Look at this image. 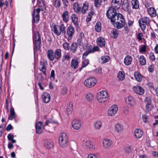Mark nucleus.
<instances>
[{
  "label": "nucleus",
  "instance_id": "obj_1",
  "mask_svg": "<svg viewBox=\"0 0 158 158\" xmlns=\"http://www.w3.org/2000/svg\"><path fill=\"white\" fill-rule=\"evenodd\" d=\"M106 15L108 18L110 19L111 23H115L124 18L121 14L117 13L115 10L112 9H109L107 11Z\"/></svg>",
  "mask_w": 158,
  "mask_h": 158
},
{
  "label": "nucleus",
  "instance_id": "obj_2",
  "mask_svg": "<svg viewBox=\"0 0 158 158\" xmlns=\"http://www.w3.org/2000/svg\"><path fill=\"white\" fill-rule=\"evenodd\" d=\"M33 42L34 44V49L35 48L37 50H38L40 48L41 40L38 32H35L33 35Z\"/></svg>",
  "mask_w": 158,
  "mask_h": 158
},
{
  "label": "nucleus",
  "instance_id": "obj_3",
  "mask_svg": "<svg viewBox=\"0 0 158 158\" xmlns=\"http://www.w3.org/2000/svg\"><path fill=\"white\" fill-rule=\"evenodd\" d=\"M97 98L98 101L100 102H105L108 98L107 92L105 90L101 91L98 93Z\"/></svg>",
  "mask_w": 158,
  "mask_h": 158
},
{
  "label": "nucleus",
  "instance_id": "obj_4",
  "mask_svg": "<svg viewBox=\"0 0 158 158\" xmlns=\"http://www.w3.org/2000/svg\"><path fill=\"white\" fill-rule=\"evenodd\" d=\"M59 143L62 147H65L68 144V138L64 133H62L59 138Z\"/></svg>",
  "mask_w": 158,
  "mask_h": 158
},
{
  "label": "nucleus",
  "instance_id": "obj_5",
  "mask_svg": "<svg viewBox=\"0 0 158 158\" xmlns=\"http://www.w3.org/2000/svg\"><path fill=\"white\" fill-rule=\"evenodd\" d=\"M97 82V80L94 77H89L85 81L84 84L86 87L90 88L94 86Z\"/></svg>",
  "mask_w": 158,
  "mask_h": 158
},
{
  "label": "nucleus",
  "instance_id": "obj_6",
  "mask_svg": "<svg viewBox=\"0 0 158 158\" xmlns=\"http://www.w3.org/2000/svg\"><path fill=\"white\" fill-rule=\"evenodd\" d=\"M149 18L147 17L141 18L139 19V23L140 28L142 31H144L145 30L147 23H149Z\"/></svg>",
  "mask_w": 158,
  "mask_h": 158
},
{
  "label": "nucleus",
  "instance_id": "obj_7",
  "mask_svg": "<svg viewBox=\"0 0 158 158\" xmlns=\"http://www.w3.org/2000/svg\"><path fill=\"white\" fill-rule=\"evenodd\" d=\"M40 11V9L39 8L37 9H34L33 13H32L33 20L35 23H37L39 21L40 19L39 13Z\"/></svg>",
  "mask_w": 158,
  "mask_h": 158
},
{
  "label": "nucleus",
  "instance_id": "obj_8",
  "mask_svg": "<svg viewBox=\"0 0 158 158\" xmlns=\"http://www.w3.org/2000/svg\"><path fill=\"white\" fill-rule=\"evenodd\" d=\"M118 110V107L117 106L114 105L112 106L109 109L108 115L109 116H113L117 112Z\"/></svg>",
  "mask_w": 158,
  "mask_h": 158
},
{
  "label": "nucleus",
  "instance_id": "obj_9",
  "mask_svg": "<svg viewBox=\"0 0 158 158\" xmlns=\"http://www.w3.org/2000/svg\"><path fill=\"white\" fill-rule=\"evenodd\" d=\"M74 31L73 27L71 26H69L67 29V33L66 34L67 35L66 36V37H68V40H71L74 34Z\"/></svg>",
  "mask_w": 158,
  "mask_h": 158
},
{
  "label": "nucleus",
  "instance_id": "obj_10",
  "mask_svg": "<svg viewBox=\"0 0 158 158\" xmlns=\"http://www.w3.org/2000/svg\"><path fill=\"white\" fill-rule=\"evenodd\" d=\"M120 20V22L119 21H118L113 24L115 27H116L118 29H120L123 27L125 25V20L124 18Z\"/></svg>",
  "mask_w": 158,
  "mask_h": 158
},
{
  "label": "nucleus",
  "instance_id": "obj_11",
  "mask_svg": "<svg viewBox=\"0 0 158 158\" xmlns=\"http://www.w3.org/2000/svg\"><path fill=\"white\" fill-rule=\"evenodd\" d=\"M84 146L86 149L90 151H92L95 148V147L93 145L91 141L89 140L85 142Z\"/></svg>",
  "mask_w": 158,
  "mask_h": 158
},
{
  "label": "nucleus",
  "instance_id": "obj_12",
  "mask_svg": "<svg viewBox=\"0 0 158 158\" xmlns=\"http://www.w3.org/2000/svg\"><path fill=\"white\" fill-rule=\"evenodd\" d=\"M133 90L135 93L140 95H142L144 92L143 88L138 86L134 87Z\"/></svg>",
  "mask_w": 158,
  "mask_h": 158
},
{
  "label": "nucleus",
  "instance_id": "obj_13",
  "mask_svg": "<svg viewBox=\"0 0 158 158\" xmlns=\"http://www.w3.org/2000/svg\"><path fill=\"white\" fill-rule=\"evenodd\" d=\"M42 126L43 127V123L41 122H39L37 123L35 126L36 132L38 134H40L42 132Z\"/></svg>",
  "mask_w": 158,
  "mask_h": 158
},
{
  "label": "nucleus",
  "instance_id": "obj_14",
  "mask_svg": "<svg viewBox=\"0 0 158 158\" xmlns=\"http://www.w3.org/2000/svg\"><path fill=\"white\" fill-rule=\"evenodd\" d=\"M73 127L75 130H79L81 127V123L80 121L77 120H74L72 123Z\"/></svg>",
  "mask_w": 158,
  "mask_h": 158
},
{
  "label": "nucleus",
  "instance_id": "obj_15",
  "mask_svg": "<svg viewBox=\"0 0 158 158\" xmlns=\"http://www.w3.org/2000/svg\"><path fill=\"white\" fill-rule=\"evenodd\" d=\"M112 144V141L108 139H105L103 140V146L105 148H109L111 146Z\"/></svg>",
  "mask_w": 158,
  "mask_h": 158
},
{
  "label": "nucleus",
  "instance_id": "obj_16",
  "mask_svg": "<svg viewBox=\"0 0 158 158\" xmlns=\"http://www.w3.org/2000/svg\"><path fill=\"white\" fill-rule=\"evenodd\" d=\"M42 98L44 102L45 103H48L50 100V95L48 93H44L42 95Z\"/></svg>",
  "mask_w": 158,
  "mask_h": 158
},
{
  "label": "nucleus",
  "instance_id": "obj_17",
  "mask_svg": "<svg viewBox=\"0 0 158 158\" xmlns=\"http://www.w3.org/2000/svg\"><path fill=\"white\" fill-rule=\"evenodd\" d=\"M126 102L131 106H133L135 104L134 99L131 96H129L126 99Z\"/></svg>",
  "mask_w": 158,
  "mask_h": 158
},
{
  "label": "nucleus",
  "instance_id": "obj_18",
  "mask_svg": "<svg viewBox=\"0 0 158 158\" xmlns=\"http://www.w3.org/2000/svg\"><path fill=\"white\" fill-rule=\"evenodd\" d=\"M97 43L98 45L101 47H104L105 46V40L102 37H100L97 39Z\"/></svg>",
  "mask_w": 158,
  "mask_h": 158
},
{
  "label": "nucleus",
  "instance_id": "obj_19",
  "mask_svg": "<svg viewBox=\"0 0 158 158\" xmlns=\"http://www.w3.org/2000/svg\"><path fill=\"white\" fill-rule=\"evenodd\" d=\"M110 58L108 56H102L99 59V62L102 64L108 62L110 60Z\"/></svg>",
  "mask_w": 158,
  "mask_h": 158
},
{
  "label": "nucleus",
  "instance_id": "obj_20",
  "mask_svg": "<svg viewBox=\"0 0 158 158\" xmlns=\"http://www.w3.org/2000/svg\"><path fill=\"white\" fill-rule=\"evenodd\" d=\"M114 130L117 132L121 133L123 131V127L121 124H116L115 126Z\"/></svg>",
  "mask_w": 158,
  "mask_h": 158
},
{
  "label": "nucleus",
  "instance_id": "obj_21",
  "mask_svg": "<svg viewBox=\"0 0 158 158\" xmlns=\"http://www.w3.org/2000/svg\"><path fill=\"white\" fill-rule=\"evenodd\" d=\"M47 56L51 61H52L54 60V53L52 49H49L47 52Z\"/></svg>",
  "mask_w": 158,
  "mask_h": 158
},
{
  "label": "nucleus",
  "instance_id": "obj_22",
  "mask_svg": "<svg viewBox=\"0 0 158 158\" xmlns=\"http://www.w3.org/2000/svg\"><path fill=\"white\" fill-rule=\"evenodd\" d=\"M78 61L77 59L72 60L71 62V66L72 68L76 69L78 68Z\"/></svg>",
  "mask_w": 158,
  "mask_h": 158
},
{
  "label": "nucleus",
  "instance_id": "obj_23",
  "mask_svg": "<svg viewBox=\"0 0 158 158\" xmlns=\"http://www.w3.org/2000/svg\"><path fill=\"white\" fill-rule=\"evenodd\" d=\"M111 37L116 39L119 35V31L118 30L114 29L111 31Z\"/></svg>",
  "mask_w": 158,
  "mask_h": 158
},
{
  "label": "nucleus",
  "instance_id": "obj_24",
  "mask_svg": "<svg viewBox=\"0 0 158 158\" xmlns=\"http://www.w3.org/2000/svg\"><path fill=\"white\" fill-rule=\"evenodd\" d=\"M111 4V7L110 9H113L116 10V9H118L120 7L121 3L120 2L112 1Z\"/></svg>",
  "mask_w": 158,
  "mask_h": 158
},
{
  "label": "nucleus",
  "instance_id": "obj_25",
  "mask_svg": "<svg viewBox=\"0 0 158 158\" xmlns=\"http://www.w3.org/2000/svg\"><path fill=\"white\" fill-rule=\"evenodd\" d=\"M102 122L100 120L95 121L94 123V126L95 129L99 130L102 127Z\"/></svg>",
  "mask_w": 158,
  "mask_h": 158
},
{
  "label": "nucleus",
  "instance_id": "obj_26",
  "mask_svg": "<svg viewBox=\"0 0 158 158\" xmlns=\"http://www.w3.org/2000/svg\"><path fill=\"white\" fill-rule=\"evenodd\" d=\"M134 76L135 79L138 82H141L142 81V76L141 74L138 72H135L134 73Z\"/></svg>",
  "mask_w": 158,
  "mask_h": 158
},
{
  "label": "nucleus",
  "instance_id": "obj_27",
  "mask_svg": "<svg viewBox=\"0 0 158 158\" xmlns=\"http://www.w3.org/2000/svg\"><path fill=\"white\" fill-rule=\"evenodd\" d=\"M62 17L63 20L66 23H67L69 19V12L68 11H65L64 12L62 15Z\"/></svg>",
  "mask_w": 158,
  "mask_h": 158
},
{
  "label": "nucleus",
  "instance_id": "obj_28",
  "mask_svg": "<svg viewBox=\"0 0 158 158\" xmlns=\"http://www.w3.org/2000/svg\"><path fill=\"white\" fill-rule=\"evenodd\" d=\"M149 14L152 17H155L157 15L156 12L153 7H149L148 10Z\"/></svg>",
  "mask_w": 158,
  "mask_h": 158
},
{
  "label": "nucleus",
  "instance_id": "obj_29",
  "mask_svg": "<svg viewBox=\"0 0 158 158\" xmlns=\"http://www.w3.org/2000/svg\"><path fill=\"white\" fill-rule=\"evenodd\" d=\"M61 56V50L60 49L56 50L54 52V58L57 60L59 59Z\"/></svg>",
  "mask_w": 158,
  "mask_h": 158
},
{
  "label": "nucleus",
  "instance_id": "obj_30",
  "mask_svg": "<svg viewBox=\"0 0 158 158\" xmlns=\"http://www.w3.org/2000/svg\"><path fill=\"white\" fill-rule=\"evenodd\" d=\"M135 135L137 138H140L143 135V132L139 129H136L135 131Z\"/></svg>",
  "mask_w": 158,
  "mask_h": 158
},
{
  "label": "nucleus",
  "instance_id": "obj_31",
  "mask_svg": "<svg viewBox=\"0 0 158 158\" xmlns=\"http://www.w3.org/2000/svg\"><path fill=\"white\" fill-rule=\"evenodd\" d=\"M132 58L131 56H127L124 59V62L127 65H130L131 63Z\"/></svg>",
  "mask_w": 158,
  "mask_h": 158
},
{
  "label": "nucleus",
  "instance_id": "obj_32",
  "mask_svg": "<svg viewBox=\"0 0 158 158\" xmlns=\"http://www.w3.org/2000/svg\"><path fill=\"white\" fill-rule=\"evenodd\" d=\"M44 145L48 149L52 148L53 146V142L50 141L45 140L44 143Z\"/></svg>",
  "mask_w": 158,
  "mask_h": 158
},
{
  "label": "nucleus",
  "instance_id": "obj_33",
  "mask_svg": "<svg viewBox=\"0 0 158 158\" xmlns=\"http://www.w3.org/2000/svg\"><path fill=\"white\" fill-rule=\"evenodd\" d=\"M72 22L76 26H77L78 25V19L77 16L75 14H73L72 16Z\"/></svg>",
  "mask_w": 158,
  "mask_h": 158
},
{
  "label": "nucleus",
  "instance_id": "obj_34",
  "mask_svg": "<svg viewBox=\"0 0 158 158\" xmlns=\"http://www.w3.org/2000/svg\"><path fill=\"white\" fill-rule=\"evenodd\" d=\"M15 118V113L14 109L12 107L10 109V114L8 117V119L10 120H12L13 118Z\"/></svg>",
  "mask_w": 158,
  "mask_h": 158
},
{
  "label": "nucleus",
  "instance_id": "obj_35",
  "mask_svg": "<svg viewBox=\"0 0 158 158\" xmlns=\"http://www.w3.org/2000/svg\"><path fill=\"white\" fill-rule=\"evenodd\" d=\"M131 4L133 8L137 9L139 8V3L138 0H132Z\"/></svg>",
  "mask_w": 158,
  "mask_h": 158
},
{
  "label": "nucleus",
  "instance_id": "obj_36",
  "mask_svg": "<svg viewBox=\"0 0 158 158\" xmlns=\"http://www.w3.org/2000/svg\"><path fill=\"white\" fill-rule=\"evenodd\" d=\"M77 48V43H73L71 45L70 47V51L73 53H75L76 51Z\"/></svg>",
  "mask_w": 158,
  "mask_h": 158
},
{
  "label": "nucleus",
  "instance_id": "obj_37",
  "mask_svg": "<svg viewBox=\"0 0 158 158\" xmlns=\"http://www.w3.org/2000/svg\"><path fill=\"white\" fill-rule=\"evenodd\" d=\"M94 95L91 94H87L85 96V99L89 102H91L94 99Z\"/></svg>",
  "mask_w": 158,
  "mask_h": 158
},
{
  "label": "nucleus",
  "instance_id": "obj_38",
  "mask_svg": "<svg viewBox=\"0 0 158 158\" xmlns=\"http://www.w3.org/2000/svg\"><path fill=\"white\" fill-rule=\"evenodd\" d=\"M125 75L124 72L119 71L117 77L119 81L123 80L125 78Z\"/></svg>",
  "mask_w": 158,
  "mask_h": 158
},
{
  "label": "nucleus",
  "instance_id": "obj_39",
  "mask_svg": "<svg viewBox=\"0 0 158 158\" xmlns=\"http://www.w3.org/2000/svg\"><path fill=\"white\" fill-rule=\"evenodd\" d=\"M95 30L98 32H100L101 30V24L100 22H98L95 26Z\"/></svg>",
  "mask_w": 158,
  "mask_h": 158
},
{
  "label": "nucleus",
  "instance_id": "obj_40",
  "mask_svg": "<svg viewBox=\"0 0 158 158\" xmlns=\"http://www.w3.org/2000/svg\"><path fill=\"white\" fill-rule=\"evenodd\" d=\"M72 107V104L70 103H69L66 110L68 115L71 114H72V111L73 110Z\"/></svg>",
  "mask_w": 158,
  "mask_h": 158
},
{
  "label": "nucleus",
  "instance_id": "obj_41",
  "mask_svg": "<svg viewBox=\"0 0 158 158\" xmlns=\"http://www.w3.org/2000/svg\"><path fill=\"white\" fill-rule=\"evenodd\" d=\"M140 63L143 65H145L146 64V60L143 56H141L139 58Z\"/></svg>",
  "mask_w": 158,
  "mask_h": 158
},
{
  "label": "nucleus",
  "instance_id": "obj_42",
  "mask_svg": "<svg viewBox=\"0 0 158 158\" xmlns=\"http://www.w3.org/2000/svg\"><path fill=\"white\" fill-rule=\"evenodd\" d=\"M60 33H61L64 35L66 34L65 28L64 24H62L60 27Z\"/></svg>",
  "mask_w": 158,
  "mask_h": 158
},
{
  "label": "nucleus",
  "instance_id": "obj_43",
  "mask_svg": "<svg viewBox=\"0 0 158 158\" xmlns=\"http://www.w3.org/2000/svg\"><path fill=\"white\" fill-rule=\"evenodd\" d=\"M53 31L54 33L57 36L60 35V32L58 30V28L56 25H55L53 27Z\"/></svg>",
  "mask_w": 158,
  "mask_h": 158
},
{
  "label": "nucleus",
  "instance_id": "obj_44",
  "mask_svg": "<svg viewBox=\"0 0 158 158\" xmlns=\"http://www.w3.org/2000/svg\"><path fill=\"white\" fill-rule=\"evenodd\" d=\"M122 6L123 8L125 10L128 9L129 3L127 1L125 0L123 2Z\"/></svg>",
  "mask_w": 158,
  "mask_h": 158
},
{
  "label": "nucleus",
  "instance_id": "obj_45",
  "mask_svg": "<svg viewBox=\"0 0 158 158\" xmlns=\"http://www.w3.org/2000/svg\"><path fill=\"white\" fill-rule=\"evenodd\" d=\"M88 5L87 3L85 2L83 4V6L82 8V12L83 14L85 13L86 11L88 8Z\"/></svg>",
  "mask_w": 158,
  "mask_h": 158
},
{
  "label": "nucleus",
  "instance_id": "obj_46",
  "mask_svg": "<svg viewBox=\"0 0 158 158\" xmlns=\"http://www.w3.org/2000/svg\"><path fill=\"white\" fill-rule=\"evenodd\" d=\"M57 123V122L53 120L52 118H50L46 121L45 125H47L49 123Z\"/></svg>",
  "mask_w": 158,
  "mask_h": 158
},
{
  "label": "nucleus",
  "instance_id": "obj_47",
  "mask_svg": "<svg viewBox=\"0 0 158 158\" xmlns=\"http://www.w3.org/2000/svg\"><path fill=\"white\" fill-rule=\"evenodd\" d=\"M89 63V60L88 59H85L83 62L82 67L81 68V69L84 67H86Z\"/></svg>",
  "mask_w": 158,
  "mask_h": 158
},
{
  "label": "nucleus",
  "instance_id": "obj_48",
  "mask_svg": "<svg viewBox=\"0 0 158 158\" xmlns=\"http://www.w3.org/2000/svg\"><path fill=\"white\" fill-rule=\"evenodd\" d=\"M91 50H88L87 51H86L83 54L82 56V58L83 59H85L86 57L88 55L89 53L93 52V51H92Z\"/></svg>",
  "mask_w": 158,
  "mask_h": 158
},
{
  "label": "nucleus",
  "instance_id": "obj_49",
  "mask_svg": "<svg viewBox=\"0 0 158 158\" xmlns=\"http://www.w3.org/2000/svg\"><path fill=\"white\" fill-rule=\"evenodd\" d=\"M63 47L66 50H69V47H70L69 44V43L67 42H65L63 44Z\"/></svg>",
  "mask_w": 158,
  "mask_h": 158
},
{
  "label": "nucleus",
  "instance_id": "obj_50",
  "mask_svg": "<svg viewBox=\"0 0 158 158\" xmlns=\"http://www.w3.org/2000/svg\"><path fill=\"white\" fill-rule=\"evenodd\" d=\"M60 0H55L54 6L56 8L59 7L60 5Z\"/></svg>",
  "mask_w": 158,
  "mask_h": 158
},
{
  "label": "nucleus",
  "instance_id": "obj_51",
  "mask_svg": "<svg viewBox=\"0 0 158 158\" xmlns=\"http://www.w3.org/2000/svg\"><path fill=\"white\" fill-rule=\"evenodd\" d=\"M95 6L97 7H99L100 6L102 0H94Z\"/></svg>",
  "mask_w": 158,
  "mask_h": 158
},
{
  "label": "nucleus",
  "instance_id": "obj_52",
  "mask_svg": "<svg viewBox=\"0 0 158 158\" xmlns=\"http://www.w3.org/2000/svg\"><path fill=\"white\" fill-rule=\"evenodd\" d=\"M79 38L78 40L77 41V44H78V45H79L80 46H82L83 45V42L82 41V39L81 38L82 36H81V37L79 36Z\"/></svg>",
  "mask_w": 158,
  "mask_h": 158
},
{
  "label": "nucleus",
  "instance_id": "obj_53",
  "mask_svg": "<svg viewBox=\"0 0 158 158\" xmlns=\"http://www.w3.org/2000/svg\"><path fill=\"white\" fill-rule=\"evenodd\" d=\"M87 158H99L98 156L96 154H90L87 157Z\"/></svg>",
  "mask_w": 158,
  "mask_h": 158
},
{
  "label": "nucleus",
  "instance_id": "obj_54",
  "mask_svg": "<svg viewBox=\"0 0 158 158\" xmlns=\"http://www.w3.org/2000/svg\"><path fill=\"white\" fill-rule=\"evenodd\" d=\"M50 78L51 80H53L55 78V71L53 70L51 71Z\"/></svg>",
  "mask_w": 158,
  "mask_h": 158
},
{
  "label": "nucleus",
  "instance_id": "obj_55",
  "mask_svg": "<svg viewBox=\"0 0 158 158\" xmlns=\"http://www.w3.org/2000/svg\"><path fill=\"white\" fill-rule=\"evenodd\" d=\"M40 66L39 67V69L40 70H42V69L46 68L44 63L43 62H40Z\"/></svg>",
  "mask_w": 158,
  "mask_h": 158
},
{
  "label": "nucleus",
  "instance_id": "obj_56",
  "mask_svg": "<svg viewBox=\"0 0 158 158\" xmlns=\"http://www.w3.org/2000/svg\"><path fill=\"white\" fill-rule=\"evenodd\" d=\"M125 151L126 153H130L132 152V149H131V147L129 146L127 147L125 149Z\"/></svg>",
  "mask_w": 158,
  "mask_h": 158
},
{
  "label": "nucleus",
  "instance_id": "obj_57",
  "mask_svg": "<svg viewBox=\"0 0 158 158\" xmlns=\"http://www.w3.org/2000/svg\"><path fill=\"white\" fill-rule=\"evenodd\" d=\"M142 119L143 122L145 123H146L148 122L147 119L148 116L145 114H143L142 115Z\"/></svg>",
  "mask_w": 158,
  "mask_h": 158
},
{
  "label": "nucleus",
  "instance_id": "obj_58",
  "mask_svg": "<svg viewBox=\"0 0 158 158\" xmlns=\"http://www.w3.org/2000/svg\"><path fill=\"white\" fill-rule=\"evenodd\" d=\"M146 108L148 110H151L152 108V106L151 104H147L146 106Z\"/></svg>",
  "mask_w": 158,
  "mask_h": 158
},
{
  "label": "nucleus",
  "instance_id": "obj_59",
  "mask_svg": "<svg viewBox=\"0 0 158 158\" xmlns=\"http://www.w3.org/2000/svg\"><path fill=\"white\" fill-rule=\"evenodd\" d=\"M146 46L143 45L142 46L141 48L140 49V51L142 52H145L146 51Z\"/></svg>",
  "mask_w": 158,
  "mask_h": 158
},
{
  "label": "nucleus",
  "instance_id": "obj_60",
  "mask_svg": "<svg viewBox=\"0 0 158 158\" xmlns=\"http://www.w3.org/2000/svg\"><path fill=\"white\" fill-rule=\"evenodd\" d=\"M77 6H78V3H75L73 6V8L75 12L78 11V9L77 8Z\"/></svg>",
  "mask_w": 158,
  "mask_h": 158
},
{
  "label": "nucleus",
  "instance_id": "obj_61",
  "mask_svg": "<svg viewBox=\"0 0 158 158\" xmlns=\"http://www.w3.org/2000/svg\"><path fill=\"white\" fill-rule=\"evenodd\" d=\"M68 89L66 88H63L61 90V93L63 94H65L67 92Z\"/></svg>",
  "mask_w": 158,
  "mask_h": 158
},
{
  "label": "nucleus",
  "instance_id": "obj_62",
  "mask_svg": "<svg viewBox=\"0 0 158 158\" xmlns=\"http://www.w3.org/2000/svg\"><path fill=\"white\" fill-rule=\"evenodd\" d=\"M13 129V127L10 124H9L7 127L6 130L7 131H10L11 129Z\"/></svg>",
  "mask_w": 158,
  "mask_h": 158
},
{
  "label": "nucleus",
  "instance_id": "obj_63",
  "mask_svg": "<svg viewBox=\"0 0 158 158\" xmlns=\"http://www.w3.org/2000/svg\"><path fill=\"white\" fill-rule=\"evenodd\" d=\"M154 67L153 65H150L148 67V70L150 72H152L154 70Z\"/></svg>",
  "mask_w": 158,
  "mask_h": 158
},
{
  "label": "nucleus",
  "instance_id": "obj_64",
  "mask_svg": "<svg viewBox=\"0 0 158 158\" xmlns=\"http://www.w3.org/2000/svg\"><path fill=\"white\" fill-rule=\"evenodd\" d=\"M14 136L10 134H9L7 135V138L9 140H11L13 139Z\"/></svg>",
  "mask_w": 158,
  "mask_h": 158
}]
</instances>
